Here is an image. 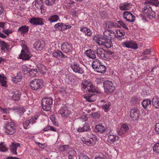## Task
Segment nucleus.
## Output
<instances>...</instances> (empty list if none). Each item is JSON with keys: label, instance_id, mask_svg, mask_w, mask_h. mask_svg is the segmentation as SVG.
Wrapping results in <instances>:
<instances>
[{"label": "nucleus", "instance_id": "1", "mask_svg": "<svg viewBox=\"0 0 159 159\" xmlns=\"http://www.w3.org/2000/svg\"><path fill=\"white\" fill-rule=\"evenodd\" d=\"M116 34L114 31L106 30L103 33V38H100L95 36L94 37L93 39L98 44L103 45L107 48H110L112 46L111 40L116 37Z\"/></svg>", "mask_w": 159, "mask_h": 159}, {"label": "nucleus", "instance_id": "2", "mask_svg": "<svg viewBox=\"0 0 159 159\" xmlns=\"http://www.w3.org/2000/svg\"><path fill=\"white\" fill-rule=\"evenodd\" d=\"M104 92L107 94H111L115 90V88L112 82L109 80L104 81L103 83Z\"/></svg>", "mask_w": 159, "mask_h": 159}, {"label": "nucleus", "instance_id": "3", "mask_svg": "<svg viewBox=\"0 0 159 159\" xmlns=\"http://www.w3.org/2000/svg\"><path fill=\"white\" fill-rule=\"evenodd\" d=\"M142 11L143 15L150 19L154 18L156 15L155 12L152 10L151 6L148 4L144 7Z\"/></svg>", "mask_w": 159, "mask_h": 159}, {"label": "nucleus", "instance_id": "4", "mask_svg": "<svg viewBox=\"0 0 159 159\" xmlns=\"http://www.w3.org/2000/svg\"><path fill=\"white\" fill-rule=\"evenodd\" d=\"M9 121L8 120V121H6V122H7V123L4 127L5 129V133L7 134L12 135L15 132L16 126L14 122H12L11 120Z\"/></svg>", "mask_w": 159, "mask_h": 159}, {"label": "nucleus", "instance_id": "5", "mask_svg": "<svg viewBox=\"0 0 159 159\" xmlns=\"http://www.w3.org/2000/svg\"><path fill=\"white\" fill-rule=\"evenodd\" d=\"M82 88L86 91L95 93L97 91L92 83L89 80H86L81 84Z\"/></svg>", "mask_w": 159, "mask_h": 159}, {"label": "nucleus", "instance_id": "6", "mask_svg": "<svg viewBox=\"0 0 159 159\" xmlns=\"http://www.w3.org/2000/svg\"><path fill=\"white\" fill-rule=\"evenodd\" d=\"M52 104V100L51 97L45 98L42 99V104L43 108L44 111H50Z\"/></svg>", "mask_w": 159, "mask_h": 159}, {"label": "nucleus", "instance_id": "7", "mask_svg": "<svg viewBox=\"0 0 159 159\" xmlns=\"http://www.w3.org/2000/svg\"><path fill=\"white\" fill-rule=\"evenodd\" d=\"M30 85L33 90L40 89L42 88L43 82L40 79H35L30 82Z\"/></svg>", "mask_w": 159, "mask_h": 159}, {"label": "nucleus", "instance_id": "8", "mask_svg": "<svg viewBox=\"0 0 159 159\" xmlns=\"http://www.w3.org/2000/svg\"><path fill=\"white\" fill-rule=\"evenodd\" d=\"M140 111L138 107H134L130 111L129 116L133 120H138L139 117Z\"/></svg>", "mask_w": 159, "mask_h": 159}, {"label": "nucleus", "instance_id": "9", "mask_svg": "<svg viewBox=\"0 0 159 159\" xmlns=\"http://www.w3.org/2000/svg\"><path fill=\"white\" fill-rule=\"evenodd\" d=\"M32 55L29 51L28 48L26 46L23 47V49L21 51L20 58L23 60H28L30 59Z\"/></svg>", "mask_w": 159, "mask_h": 159}, {"label": "nucleus", "instance_id": "10", "mask_svg": "<svg viewBox=\"0 0 159 159\" xmlns=\"http://www.w3.org/2000/svg\"><path fill=\"white\" fill-rule=\"evenodd\" d=\"M61 48L63 52L68 54L71 52L72 46L70 43L65 42L61 44Z\"/></svg>", "mask_w": 159, "mask_h": 159}, {"label": "nucleus", "instance_id": "11", "mask_svg": "<svg viewBox=\"0 0 159 159\" xmlns=\"http://www.w3.org/2000/svg\"><path fill=\"white\" fill-rule=\"evenodd\" d=\"M71 68L73 71L75 73L82 74L84 72L83 69L80 66V65L78 63H73V64H71Z\"/></svg>", "mask_w": 159, "mask_h": 159}, {"label": "nucleus", "instance_id": "12", "mask_svg": "<svg viewBox=\"0 0 159 159\" xmlns=\"http://www.w3.org/2000/svg\"><path fill=\"white\" fill-rule=\"evenodd\" d=\"M123 18L126 20L130 22H133L135 20V17L130 12L125 11L123 12Z\"/></svg>", "mask_w": 159, "mask_h": 159}, {"label": "nucleus", "instance_id": "13", "mask_svg": "<svg viewBox=\"0 0 159 159\" xmlns=\"http://www.w3.org/2000/svg\"><path fill=\"white\" fill-rule=\"evenodd\" d=\"M45 45V43L43 41H38L35 42L34 45V48L37 51L42 50Z\"/></svg>", "mask_w": 159, "mask_h": 159}, {"label": "nucleus", "instance_id": "14", "mask_svg": "<svg viewBox=\"0 0 159 159\" xmlns=\"http://www.w3.org/2000/svg\"><path fill=\"white\" fill-rule=\"evenodd\" d=\"M59 112L63 117H68L70 113V111L65 107H61L59 110Z\"/></svg>", "mask_w": 159, "mask_h": 159}, {"label": "nucleus", "instance_id": "15", "mask_svg": "<svg viewBox=\"0 0 159 159\" xmlns=\"http://www.w3.org/2000/svg\"><path fill=\"white\" fill-rule=\"evenodd\" d=\"M30 22L32 24L35 25H42L43 24V19L38 17L32 18L31 19Z\"/></svg>", "mask_w": 159, "mask_h": 159}, {"label": "nucleus", "instance_id": "16", "mask_svg": "<svg viewBox=\"0 0 159 159\" xmlns=\"http://www.w3.org/2000/svg\"><path fill=\"white\" fill-rule=\"evenodd\" d=\"M95 52L97 55L101 58H104L105 57L106 52L102 48H99L95 50Z\"/></svg>", "mask_w": 159, "mask_h": 159}, {"label": "nucleus", "instance_id": "17", "mask_svg": "<svg viewBox=\"0 0 159 159\" xmlns=\"http://www.w3.org/2000/svg\"><path fill=\"white\" fill-rule=\"evenodd\" d=\"M11 93L12 94L11 98L13 100L15 101H18L20 99L21 95L20 92L18 90H14Z\"/></svg>", "mask_w": 159, "mask_h": 159}, {"label": "nucleus", "instance_id": "18", "mask_svg": "<svg viewBox=\"0 0 159 159\" xmlns=\"http://www.w3.org/2000/svg\"><path fill=\"white\" fill-rule=\"evenodd\" d=\"M20 147V146L19 143L14 142L12 143L10 146V151L14 154L16 155L17 154L16 152L17 148Z\"/></svg>", "mask_w": 159, "mask_h": 159}, {"label": "nucleus", "instance_id": "19", "mask_svg": "<svg viewBox=\"0 0 159 159\" xmlns=\"http://www.w3.org/2000/svg\"><path fill=\"white\" fill-rule=\"evenodd\" d=\"M84 98L89 102H94L96 99V96L92 94H87L84 95Z\"/></svg>", "mask_w": 159, "mask_h": 159}, {"label": "nucleus", "instance_id": "20", "mask_svg": "<svg viewBox=\"0 0 159 159\" xmlns=\"http://www.w3.org/2000/svg\"><path fill=\"white\" fill-rule=\"evenodd\" d=\"M81 140L84 143L88 146L92 145L94 143V141L92 138H89L87 136L85 138L83 137L81 139Z\"/></svg>", "mask_w": 159, "mask_h": 159}, {"label": "nucleus", "instance_id": "21", "mask_svg": "<svg viewBox=\"0 0 159 159\" xmlns=\"http://www.w3.org/2000/svg\"><path fill=\"white\" fill-rule=\"evenodd\" d=\"M101 102L103 103L101 106L102 108L104 110L105 112H107L109 110V107L111 106V103L110 102H106L105 100H102L101 101Z\"/></svg>", "mask_w": 159, "mask_h": 159}, {"label": "nucleus", "instance_id": "22", "mask_svg": "<svg viewBox=\"0 0 159 159\" xmlns=\"http://www.w3.org/2000/svg\"><path fill=\"white\" fill-rule=\"evenodd\" d=\"M129 130V127L128 125L125 124H123L120 128V129L118 133L119 135H122L126 133Z\"/></svg>", "mask_w": 159, "mask_h": 159}, {"label": "nucleus", "instance_id": "23", "mask_svg": "<svg viewBox=\"0 0 159 159\" xmlns=\"http://www.w3.org/2000/svg\"><path fill=\"white\" fill-rule=\"evenodd\" d=\"M52 54L53 56L56 58H58V57L62 58L68 57L67 56L65 55L61 51L59 50H57L54 52Z\"/></svg>", "mask_w": 159, "mask_h": 159}, {"label": "nucleus", "instance_id": "24", "mask_svg": "<svg viewBox=\"0 0 159 159\" xmlns=\"http://www.w3.org/2000/svg\"><path fill=\"white\" fill-rule=\"evenodd\" d=\"M119 139V138L118 136L110 134L108 136L107 141L110 143H112L118 141Z\"/></svg>", "mask_w": 159, "mask_h": 159}, {"label": "nucleus", "instance_id": "25", "mask_svg": "<svg viewBox=\"0 0 159 159\" xmlns=\"http://www.w3.org/2000/svg\"><path fill=\"white\" fill-rule=\"evenodd\" d=\"M85 53L87 57L91 58L93 59L96 58V56L95 51L92 49L86 50Z\"/></svg>", "mask_w": 159, "mask_h": 159}, {"label": "nucleus", "instance_id": "26", "mask_svg": "<svg viewBox=\"0 0 159 159\" xmlns=\"http://www.w3.org/2000/svg\"><path fill=\"white\" fill-rule=\"evenodd\" d=\"M105 130L104 126L102 124H98L95 127L94 130L96 132L102 133Z\"/></svg>", "mask_w": 159, "mask_h": 159}, {"label": "nucleus", "instance_id": "27", "mask_svg": "<svg viewBox=\"0 0 159 159\" xmlns=\"http://www.w3.org/2000/svg\"><path fill=\"white\" fill-rule=\"evenodd\" d=\"M90 129V126L88 123H85L83 127L81 128H78L77 130L79 132H83L84 131H87Z\"/></svg>", "mask_w": 159, "mask_h": 159}, {"label": "nucleus", "instance_id": "28", "mask_svg": "<svg viewBox=\"0 0 159 159\" xmlns=\"http://www.w3.org/2000/svg\"><path fill=\"white\" fill-rule=\"evenodd\" d=\"M95 71L102 73H104L106 70V67L102 65V63L100 65V66H98L97 68L95 69Z\"/></svg>", "mask_w": 159, "mask_h": 159}, {"label": "nucleus", "instance_id": "29", "mask_svg": "<svg viewBox=\"0 0 159 159\" xmlns=\"http://www.w3.org/2000/svg\"><path fill=\"white\" fill-rule=\"evenodd\" d=\"M22 78V76L21 73H18L16 76H15L12 79V81L13 83H17L20 81Z\"/></svg>", "mask_w": 159, "mask_h": 159}, {"label": "nucleus", "instance_id": "30", "mask_svg": "<svg viewBox=\"0 0 159 159\" xmlns=\"http://www.w3.org/2000/svg\"><path fill=\"white\" fill-rule=\"evenodd\" d=\"M12 109L20 115L23 114L25 111L23 108L21 107H18L17 106H15L12 107Z\"/></svg>", "mask_w": 159, "mask_h": 159}, {"label": "nucleus", "instance_id": "31", "mask_svg": "<svg viewBox=\"0 0 159 159\" xmlns=\"http://www.w3.org/2000/svg\"><path fill=\"white\" fill-rule=\"evenodd\" d=\"M23 71L24 74H26L29 73L31 74V72H37V69H33L31 70L30 68L27 66H24L23 68Z\"/></svg>", "mask_w": 159, "mask_h": 159}, {"label": "nucleus", "instance_id": "32", "mask_svg": "<svg viewBox=\"0 0 159 159\" xmlns=\"http://www.w3.org/2000/svg\"><path fill=\"white\" fill-rule=\"evenodd\" d=\"M151 104V101L148 99L143 100L142 102V106L144 109H146L147 107H150Z\"/></svg>", "mask_w": 159, "mask_h": 159}, {"label": "nucleus", "instance_id": "33", "mask_svg": "<svg viewBox=\"0 0 159 159\" xmlns=\"http://www.w3.org/2000/svg\"><path fill=\"white\" fill-rule=\"evenodd\" d=\"M37 66L39 72L43 74H45L46 72V68L44 66L39 63L37 64Z\"/></svg>", "mask_w": 159, "mask_h": 159}, {"label": "nucleus", "instance_id": "34", "mask_svg": "<svg viewBox=\"0 0 159 159\" xmlns=\"http://www.w3.org/2000/svg\"><path fill=\"white\" fill-rule=\"evenodd\" d=\"M144 4L149 5L150 6L154 5L157 6L159 4V2L158 0H150L149 1H145Z\"/></svg>", "mask_w": 159, "mask_h": 159}, {"label": "nucleus", "instance_id": "35", "mask_svg": "<svg viewBox=\"0 0 159 159\" xmlns=\"http://www.w3.org/2000/svg\"><path fill=\"white\" fill-rule=\"evenodd\" d=\"M80 30L88 36H91L92 35V33L90 30L87 29L86 27L82 28L80 29Z\"/></svg>", "mask_w": 159, "mask_h": 159}, {"label": "nucleus", "instance_id": "36", "mask_svg": "<svg viewBox=\"0 0 159 159\" xmlns=\"http://www.w3.org/2000/svg\"><path fill=\"white\" fill-rule=\"evenodd\" d=\"M29 30L28 27L26 25H23L19 27L18 31L20 32L21 34H23L24 33L27 32Z\"/></svg>", "mask_w": 159, "mask_h": 159}, {"label": "nucleus", "instance_id": "37", "mask_svg": "<svg viewBox=\"0 0 159 159\" xmlns=\"http://www.w3.org/2000/svg\"><path fill=\"white\" fill-rule=\"evenodd\" d=\"M153 105L156 108H159V98L157 97H154L152 99Z\"/></svg>", "mask_w": 159, "mask_h": 159}, {"label": "nucleus", "instance_id": "38", "mask_svg": "<svg viewBox=\"0 0 159 159\" xmlns=\"http://www.w3.org/2000/svg\"><path fill=\"white\" fill-rule=\"evenodd\" d=\"M33 123H34V122H33V119H30V120H27L23 123L24 128L25 129H27L28 128V126L30 124H31L32 125Z\"/></svg>", "mask_w": 159, "mask_h": 159}, {"label": "nucleus", "instance_id": "39", "mask_svg": "<svg viewBox=\"0 0 159 159\" xmlns=\"http://www.w3.org/2000/svg\"><path fill=\"white\" fill-rule=\"evenodd\" d=\"M102 63L98 59H95L92 62V67L95 70L96 68L100 66V65Z\"/></svg>", "mask_w": 159, "mask_h": 159}, {"label": "nucleus", "instance_id": "40", "mask_svg": "<svg viewBox=\"0 0 159 159\" xmlns=\"http://www.w3.org/2000/svg\"><path fill=\"white\" fill-rule=\"evenodd\" d=\"M130 5L131 4L130 3H125L122 5L120 6L119 8L121 10H129L130 8Z\"/></svg>", "mask_w": 159, "mask_h": 159}, {"label": "nucleus", "instance_id": "41", "mask_svg": "<svg viewBox=\"0 0 159 159\" xmlns=\"http://www.w3.org/2000/svg\"><path fill=\"white\" fill-rule=\"evenodd\" d=\"M59 18L58 16L57 15H54L51 16L50 18H49L48 20L51 22H53L57 21Z\"/></svg>", "mask_w": 159, "mask_h": 159}, {"label": "nucleus", "instance_id": "42", "mask_svg": "<svg viewBox=\"0 0 159 159\" xmlns=\"http://www.w3.org/2000/svg\"><path fill=\"white\" fill-rule=\"evenodd\" d=\"M139 97L136 96H134L131 98V102L133 104L135 105L139 102Z\"/></svg>", "mask_w": 159, "mask_h": 159}, {"label": "nucleus", "instance_id": "43", "mask_svg": "<svg viewBox=\"0 0 159 159\" xmlns=\"http://www.w3.org/2000/svg\"><path fill=\"white\" fill-rule=\"evenodd\" d=\"M43 0H36L35 2V6L37 8L40 7V9L43 8Z\"/></svg>", "mask_w": 159, "mask_h": 159}, {"label": "nucleus", "instance_id": "44", "mask_svg": "<svg viewBox=\"0 0 159 159\" xmlns=\"http://www.w3.org/2000/svg\"><path fill=\"white\" fill-rule=\"evenodd\" d=\"M12 110H13L12 108L8 107V108H3L0 107V111L3 113H9L10 111Z\"/></svg>", "mask_w": 159, "mask_h": 159}, {"label": "nucleus", "instance_id": "45", "mask_svg": "<svg viewBox=\"0 0 159 159\" xmlns=\"http://www.w3.org/2000/svg\"><path fill=\"white\" fill-rule=\"evenodd\" d=\"M117 36L116 35V37L118 39H121V37L124 36L125 34V32L122 30H120L116 32Z\"/></svg>", "mask_w": 159, "mask_h": 159}, {"label": "nucleus", "instance_id": "46", "mask_svg": "<svg viewBox=\"0 0 159 159\" xmlns=\"http://www.w3.org/2000/svg\"><path fill=\"white\" fill-rule=\"evenodd\" d=\"M0 47L2 51L5 52L7 49V45L5 42L2 41L0 44Z\"/></svg>", "mask_w": 159, "mask_h": 159}, {"label": "nucleus", "instance_id": "47", "mask_svg": "<svg viewBox=\"0 0 159 159\" xmlns=\"http://www.w3.org/2000/svg\"><path fill=\"white\" fill-rule=\"evenodd\" d=\"M5 79V78L4 76L0 75V82L1 85L4 87L7 86L6 81Z\"/></svg>", "mask_w": 159, "mask_h": 159}, {"label": "nucleus", "instance_id": "48", "mask_svg": "<svg viewBox=\"0 0 159 159\" xmlns=\"http://www.w3.org/2000/svg\"><path fill=\"white\" fill-rule=\"evenodd\" d=\"M58 92L62 96H65L66 93V88L64 87H61L59 90Z\"/></svg>", "mask_w": 159, "mask_h": 159}, {"label": "nucleus", "instance_id": "49", "mask_svg": "<svg viewBox=\"0 0 159 159\" xmlns=\"http://www.w3.org/2000/svg\"><path fill=\"white\" fill-rule=\"evenodd\" d=\"M130 46H128L129 47L134 49H136L138 48V45L136 43L133 41H130Z\"/></svg>", "mask_w": 159, "mask_h": 159}, {"label": "nucleus", "instance_id": "50", "mask_svg": "<svg viewBox=\"0 0 159 159\" xmlns=\"http://www.w3.org/2000/svg\"><path fill=\"white\" fill-rule=\"evenodd\" d=\"M153 150L157 153H159V142L156 143L153 147Z\"/></svg>", "mask_w": 159, "mask_h": 159}, {"label": "nucleus", "instance_id": "51", "mask_svg": "<svg viewBox=\"0 0 159 159\" xmlns=\"http://www.w3.org/2000/svg\"><path fill=\"white\" fill-rule=\"evenodd\" d=\"M55 0H46L45 3L48 6H51L54 3Z\"/></svg>", "mask_w": 159, "mask_h": 159}, {"label": "nucleus", "instance_id": "52", "mask_svg": "<svg viewBox=\"0 0 159 159\" xmlns=\"http://www.w3.org/2000/svg\"><path fill=\"white\" fill-rule=\"evenodd\" d=\"M62 23H58L55 24L54 27L55 29L61 31Z\"/></svg>", "mask_w": 159, "mask_h": 159}, {"label": "nucleus", "instance_id": "53", "mask_svg": "<svg viewBox=\"0 0 159 159\" xmlns=\"http://www.w3.org/2000/svg\"><path fill=\"white\" fill-rule=\"evenodd\" d=\"M50 119L51 121L52 122L53 124L55 125H58L57 122L55 121L56 118L54 115H51L50 116Z\"/></svg>", "mask_w": 159, "mask_h": 159}, {"label": "nucleus", "instance_id": "54", "mask_svg": "<svg viewBox=\"0 0 159 159\" xmlns=\"http://www.w3.org/2000/svg\"><path fill=\"white\" fill-rule=\"evenodd\" d=\"M107 24L108 28H111L116 26V24L113 22H108Z\"/></svg>", "mask_w": 159, "mask_h": 159}, {"label": "nucleus", "instance_id": "55", "mask_svg": "<svg viewBox=\"0 0 159 159\" xmlns=\"http://www.w3.org/2000/svg\"><path fill=\"white\" fill-rule=\"evenodd\" d=\"M79 159H90V158L86 155L84 153L80 154L79 156Z\"/></svg>", "mask_w": 159, "mask_h": 159}, {"label": "nucleus", "instance_id": "56", "mask_svg": "<svg viewBox=\"0 0 159 159\" xmlns=\"http://www.w3.org/2000/svg\"><path fill=\"white\" fill-rule=\"evenodd\" d=\"M118 23L121 26L123 27L126 30H128V29L127 27L126 26L124 23L123 22L122 20H119L118 21Z\"/></svg>", "mask_w": 159, "mask_h": 159}, {"label": "nucleus", "instance_id": "57", "mask_svg": "<svg viewBox=\"0 0 159 159\" xmlns=\"http://www.w3.org/2000/svg\"><path fill=\"white\" fill-rule=\"evenodd\" d=\"M7 150L5 146L3 145V144L0 143V151L4 152Z\"/></svg>", "mask_w": 159, "mask_h": 159}, {"label": "nucleus", "instance_id": "58", "mask_svg": "<svg viewBox=\"0 0 159 159\" xmlns=\"http://www.w3.org/2000/svg\"><path fill=\"white\" fill-rule=\"evenodd\" d=\"M130 41H128L126 42H124L122 43V46L123 47H126L127 48H130L128 46H130Z\"/></svg>", "mask_w": 159, "mask_h": 159}, {"label": "nucleus", "instance_id": "59", "mask_svg": "<svg viewBox=\"0 0 159 159\" xmlns=\"http://www.w3.org/2000/svg\"><path fill=\"white\" fill-rule=\"evenodd\" d=\"M39 146V148L42 149H44L46 147V144L45 143L42 144L39 143H36Z\"/></svg>", "mask_w": 159, "mask_h": 159}, {"label": "nucleus", "instance_id": "60", "mask_svg": "<svg viewBox=\"0 0 159 159\" xmlns=\"http://www.w3.org/2000/svg\"><path fill=\"white\" fill-rule=\"evenodd\" d=\"M152 52V49H146L145 51H144L143 53V55H148L150 54Z\"/></svg>", "mask_w": 159, "mask_h": 159}, {"label": "nucleus", "instance_id": "61", "mask_svg": "<svg viewBox=\"0 0 159 159\" xmlns=\"http://www.w3.org/2000/svg\"><path fill=\"white\" fill-rule=\"evenodd\" d=\"M155 130L158 134H159V122L157 123L155 125Z\"/></svg>", "mask_w": 159, "mask_h": 159}, {"label": "nucleus", "instance_id": "62", "mask_svg": "<svg viewBox=\"0 0 159 159\" xmlns=\"http://www.w3.org/2000/svg\"><path fill=\"white\" fill-rule=\"evenodd\" d=\"M2 32L8 35L9 34L11 33H12V30H5L3 29L2 30Z\"/></svg>", "mask_w": 159, "mask_h": 159}, {"label": "nucleus", "instance_id": "63", "mask_svg": "<svg viewBox=\"0 0 159 159\" xmlns=\"http://www.w3.org/2000/svg\"><path fill=\"white\" fill-rule=\"evenodd\" d=\"M92 115L93 117L95 118L99 117L100 116V115L99 113L96 112L93 113L92 114Z\"/></svg>", "mask_w": 159, "mask_h": 159}, {"label": "nucleus", "instance_id": "64", "mask_svg": "<svg viewBox=\"0 0 159 159\" xmlns=\"http://www.w3.org/2000/svg\"><path fill=\"white\" fill-rule=\"evenodd\" d=\"M71 14L73 16L75 17L77 15V11L75 10H73L71 12Z\"/></svg>", "mask_w": 159, "mask_h": 159}]
</instances>
